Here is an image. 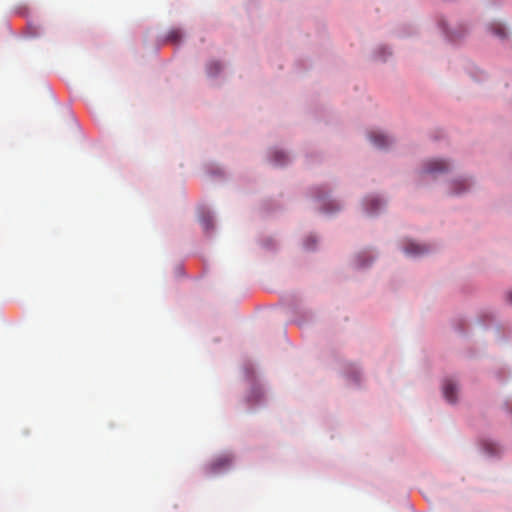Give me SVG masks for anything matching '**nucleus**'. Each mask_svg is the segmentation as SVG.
I'll use <instances>...</instances> for the list:
<instances>
[{
	"mask_svg": "<svg viewBox=\"0 0 512 512\" xmlns=\"http://www.w3.org/2000/svg\"><path fill=\"white\" fill-rule=\"evenodd\" d=\"M182 35L180 30H172L169 32L167 39L172 42H178L181 39Z\"/></svg>",
	"mask_w": 512,
	"mask_h": 512,
	"instance_id": "nucleus-11",
	"label": "nucleus"
},
{
	"mask_svg": "<svg viewBox=\"0 0 512 512\" xmlns=\"http://www.w3.org/2000/svg\"><path fill=\"white\" fill-rule=\"evenodd\" d=\"M485 449L488 451V453L490 454H495L497 453L498 451V447L495 445V444H492V443H489V444H485Z\"/></svg>",
	"mask_w": 512,
	"mask_h": 512,
	"instance_id": "nucleus-12",
	"label": "nucleus"
},
{
	"mask_svg": "<svg viewBox=\"0 0 512 512\" xmlns=\"http://www.w3.org/2000/svg\"><path fill=\"white\" fill-rule=\"evenodd\" d=\"M369 138L372 143L379 148H384L391 143L390 138L381 132L373 131L369 134Z\"/></svg>",
	"mask_w": 512,
	"mask_h": 512,
	"instance_id": "nucleus-5",
	"label": "nucleus"
},
{
	"mask_svg": "<svg viewBox=\"0 0 512 512\" xmlns=\"http://www.w3.org/2000/svg\"><path fill=\"white\" fill-rule=\"evenodd\" d=\"M507 299L512 304V291L507 294Z\"/></svg>",
	"mask_w": 512,
	"mask_h": 512,
	"instance_id": "nucleus-13",
	"label": "nucleus"
},
{
	"mask_svg": "<svg viewBox=\"0 0 512 512\" xmlns=\"http://www.w3.org/2000/svg\"><path fill=\"white\" fill-rule=\"evenodd\" d=\"M367 204L369 205V207L367 208L368 212L372 214L377 211L381 203L380 200L377 198H370L367 200Z\"/></svg>",
	"mask_w": 512,
	"mask_h": 512,
	"instance_id": "nucleus-9",
	"label": "nucleus"
},
{
	"mask_svg": "<svg viewBox=\"0 0 512 512\" xmlns=\"http://www.w3.org/2000/svg\"><path fill=\"white\" fill-rule=\"evenodd\" d=\"M222 69V65L218 61H212L207 64V73L210 76H216Z\"/></svg>",
	"mask_w": 512,
	"mask_h": 512,
	"instance_id": "nucleus-8",
	"label": "nucleus"
},
{
	"mask_svg": "<svg viewBox=\"0 0 512 512\" xmlns=\"http://www.w3.org/2000/svg\"><path fill=\"white\" fill-rule=\"evenodd\" d=\"M490 29L494 35L497 37L504 39L507 35L505 27L498 22L492 23L490 25Z\"/></svg>",
	"mask_w": 512,
	"mask_h": 512,
	"instance_id": "nucleus-6",
	"label": "nucleus"
},
{
	"mask_svg": "<svg viewBox=\"0 0 512 512\" xmlns=\"http://www.w3.org/2000/svg\"><path fill=\"white\" fill-rule=\"evenodd\" d=\"M308 240H312L313 244L316 242L314 238L310 237Z\"/></svg>",
	"mask_w": 512,
	"mask_h": 512,
	"instance_id": "nucleus-15",
	"label": "nucleus"
},
{
	"mask_svg": "<svg viewBox=\"0 0 512 512\" xmlns=\"http://www.w3.org/2000/svg\"><path fill=\"white\" fill-rule=\"evenodd\" d=\"M448 164L444 160H431L426 163L425 171L431 174L443 173L448 170Z\"/></svg>",
	"mask_w": 512,
	"mask_h": 512,
	"instance_id": "nucleus-3",
	"label": "nucleus"
},
{
	"mask_svg": "<svg viewBox=\"0 0 512 512\" xmlns=\"http://www.w3.org/2000/svg\"><path fill=\"white\" fill-rule=\"evenodd\" d=\"M404 251L410 256H420L427 253L429 251V247L424 244H418L410 241L405 245Z\"/></svg>",
	"mask_w": 512,
	"mask_h": 512,
	"instance_id": "nucleus-2",
	"label": "nucleus"
},
{
	"mask_svg": "<svg viewBox=\"0 0 512 512\" xmlns=\"http://www.w3.org/2000/svg\"><path fill=\"white\" fill-rule=\"evenodd\" d=\"M453 186V194H461L468 189V184L466 180H455L452 183Z\"/></svg>",
	"mask_w": 512,
	"mask_h": 512,
	"instance_id": "nucleus-7",
	"label": "nucleus"
},
{
	"mask_svg": "<svg viewBox=\"0 0 512 512\" xmlns=\"http://www.w3.org/2000/svg\"><path fill=\"white\" fill-rule=\"evenodd\" d=\"M232 456L229 454H223L216 457L208 466L207 470L211 474H217L227 469L232 463Z\"/></svg>",
	"mask_w": 512,
	"mask_h": 512,
	"instance_id": "nucleus-1",
	"label": "nucleus"
},
{
	"mask_svg": "<svg viewBox=\"0 0 512 512\" xmlns=\"http://www.w3.org/2000/svg\"><path fill=\"white\" fill-rule=\"evenodd\" d=\"M204 226H205V228H206V229H208V228H209V222H208V221H205V222H204Z\"/></svg>",
	"mask_w": 512,
	"mask_h": 512,
	"instance_id": "nucleus-14",
	"label": "nucleus"
},
{
	"mask_svg": "<svg viewBox=\"0 0 512 512\" xmlns=\"http://www.w3.org/2000/svg\"><path fill=\"white\" fill-rule=\"evenodd\" d=\"M273 158H274L275 164L282 165L286 162L287 156L283 152L276 151L274 153Z\"/></svg>",
	"mask_w": 512,
	"mask_h": 512,
	"instance_id": "nucleus-10",
	"label": "nucleus"
},
{
	"mask_svg": "<svg viewBox=\"0 0 512 512\" xmlns=\"http://www.w3.org/2000/svg\"><path fill=\"white\" fill-rule=\"evenodd\" d=\"M457 387L453 380L447 379L443 384V394L446 400L450 403L456 402V394Z\"/></svg>",
	"mask_w": 512,
	"mask_h": 512,
	"instance_id": "nucleus-4",
	"label": "nucleus"
}]
</instances>
